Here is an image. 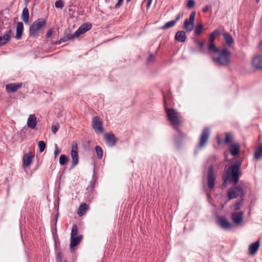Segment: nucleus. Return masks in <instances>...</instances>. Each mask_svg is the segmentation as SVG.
I'll use <instances>...</instances> for the list:
<instances>
[{
  "label": "nucleus",
  "instance_id": "obj_1",
  "mask_svg": "<svg viewBox=\"0 0 262 262\" xmlns=\"http://www.w3.org/2000/svg\"><path fill=\"white\" fill-rule=\"evenodd\" d=\"M164 106L168 120L171 123V126L178 132L181 139L182 140L184 139L186 137V135L180 129V127L181 125L180 114L176 111V110L174 108H169L167 107L164 96Z\"/></svg>",
  "mask_w": 262,
  "mask_h": 262
},
{
  "label": "nucleus",
  "instance_id": "obj_2",
  "mask_svg": "<svg viewBox=\"0 0 262 262\" xmlns=\"http://www.w3.org/2000/svg\"><path fill=\"white\" fill-rule=\"evenodd\" d=\"M242 162L237 161L235 164L229 166L226 170V178L224 180L223 184L225 186L226 181H229L234 185H236L239 181L240 176L242 174L241 170Z\"/></svg>",
  "mask_w": 262,
  "mask_h": 262
},
{
  "label": "nucleus",
  "instance_id": "obj_3",
  "mask_svg": "<svg viewBox=\"0 0 262 262\" xmlns=\"http://www.w3.org/2000/svg\"><path fill=\"white\" fill-rule=\"evenodd\" d=\"M213 61L216 65L227 67L231 62V53L227 48L221 50L212 57Z\"/></svg>",
  "mask_w": 262,
  "mask_h": 262
},
{
  "label": "nucleus",
  "instance_id": "obj_4",
  "mask_svg": "<svg viewBox=\"0 0 262 262\" xmlns=\"http://www.w3.org/2000/svg\"><path fill=\"white\" fill-rule=\"evenodd\" d=\"M245 187V184L241 182L239 185L229 189L227 191L229 200L236 198L238 196L241 198H243L246 194V191L244 190Z\"/></svg>",
  "mask_w": 262,
  "mask_h": 262
},
{
  "label": "nucleus",
  "instance_id": "obj_5",
  "mask_svg": "<svg viewBox=\"0 0 262 262\" xmlns=\"http://www.w3.org/2000/svg\"><path fill=\"white\" fill-rule=\"evenodd\" d=\"M46 25V20L43 18H39L36 20L30 26L29 28V34L30 36H38V32L41 28Z\"/></svg>",
  "mask_w": 262,
  "mask_h": 262
},
{
  "label": "nucleus",
  "instance_id": "obj_6",
  "mask_svg": "<svg viewBox=\"0 0 262 262\" xmlns=\"http://www.w3.org/2000/svg\"><path fill=\"white\" fill-rule=\"evenodd\" d=\"M210 135V130L209 128L208 127H205L201 134L199 142L196 146L195 153L197 150H200L205 147L208 141Z\"/></svg>",
  "mask_w": 262,
  "mask_h": 262
},
{
  "label": "nucleus",
  "instance_id": "obj_7",
  "mask_svg": "<svg viewBox=\"0 0 262 262\" xmlns=\"http://www.w3.org/2000/svg\"><path fill=\"white\" fill-rule=\"evenodd\" d=\"M195 12L193 11L191 13L188 19H186L184 22L183 29L187 32H191L194 27V19Z\"/></svg>",
  "mask_w": 262,
  "mask_h": 262
},
{
  "label": "nucleus",
  "instance_id": "obj_8",
  "mask_svg": "<svg viewBox=\"0 0 262 262\" xmlns=\"http://www.w3.org/2000/svg\"><path fill=\"white\" fill-rule=\"evenodd\" d=\"M215 184V177L214 174V167L212 165H209L207 172V186L208 188L212 189Z\"/></svg>",
  "mask_w": 262,
  "mask_h": 262
},
{
  "label": "nucleus",
  "instance_id": "obj_9",
  "mask_svg": "<svg viewBox=\"0 0 262 262\" xmlns=\"http://www.w3.org/2000/svg\"><path fill=\"white\" fill-rule=\"evenodd\" d=\"M216 223L217 225L225 230L231 229L233 227L232 224L229 222L224 216H216Z\"/></svg>",
  "mask_w": 262,
  "mask_h": 262
},
{
  "label": "nucleus",
  "instance_id": "obj_10",
  "mask_svg": "<svg viewBox=\"0 0 262 262\" xmlns=\"http://www.w3.org/2000/svg\"><path fill=\"white\" fill-rule=\"evenodd\" d=\"M92 27L91 23H86L82 24L75 32L73 34V38H77L80 35L83 34L89 31Z\"/></svg>",
  "mask_w": 262,
  "mask_h": 262
},
{
  "label": "nucleus",
  "instance_id": "obj_11",
  "mask_svg": "<svg viewBox=\"0 0 262 262\" xmlns=\"http://www.w3.org/2000/svg\"><path fill=\"white\" fill-rule=\"evenodd\" d=\"M92 127L93 129L99 133L104 132L102 121L98 116H95L92 120Z\"/></svg>",
  "mask_w": 262,
  "mask_h": 262
},
{
  "label": "nucleus",
  "instance_id": "obj_12",
  "mask_svg": "<svg viewBox=\"0 0 262 262\" xmlns=\"http://www.w3.org/2000/svg\"><path fill=\"white\" fill-rule=\"evenodd\" d=\"M34 156L32 151H29L23 156V164L24 167L29 166L33 161Z\"/></svg>",
  "mask_w": 262,
  "mask_h": 262
},
{
  "label": "nucleus",
  "instance_id": "obj_13",
  "mask_svg": "<svg viewBox=\"0 0 262 262\" xmlns=\"http://www.w3.org/2000/svg\"><path fill=\"white\" fill-rule=\"evenodd\" d=\"M104 139L107 145L114 146L117 143V139L113 133H107L104 135Z\"/></svg>",
  "mask_w": 262,
  "mask_h": 262
},
{
  "label": "nucleus",
  "instance_id": "obj_14",
  "mask_svg": "<svg viewBox=\"0 0 262 262\" xmlns=\"http://www.w3.org/2000/svg\"><path fill=\"white\" fill-rule=\"evenodd\" d=\"M22 85V82L9 83L6 85V90L9 93H14L21 88Z\"/></svg>",
  "mask_w": 262,
  "mask_h": 262
},
{
  "label": "nucleus",
  "instance_id": "obj_15",
  "mask_svg": "<svg viewBox=\"0 0 262 262\" xmlns=\"http://www.w3.org/2000/svg\"><path fill=\"white\" fill-rule=\"evenodd\" d=\"M71 155L72 159V164L71 166V169H72L78 164L79 161L77 148L76 146L72 147Z\"/></svg>",
  "mask_w": 262,
  "mask_h": 262
},
{
  "label": "nucleus",
  "instance_id": "obj_16",
  "mask_svg": "<svg viewBox=\"0 0 262 262\" xmlns=\"http://www.w3.org/2000/svg\"><path fill=\"white\" fill-rule=\"evenodd\" d=\"M229 150L230 154L233 156H236L239 155L240 152V147L238 143H234L231 144L229 148Z\"/></svg>",
  "mask_w": 262,
  "mask_h": 262
},
{
  "label": "nucleus",
  "instance_id": "obj_17",
  "mask_svg": "<svg viewBox=\"0 0 262 262\" xmlns=\"http://www.w3.org/2000/svg\"><path fill=\"white\" fill-rule=\"evenodd\" d=\"M37 118L34 114H30L27 120V126L31 129H34L37 125Z\"/></svg>",
  "mask_w": 262,
  "mask_h": 262
},
{
  "label": "nucleus",
  "instance_id": "obj_18",
  "mask_svg": "<svg viewBox=\"0 0 262 262\" xmlns=\"http://www.w3.org/2000/svg\"><path fill=\"white\" fill-rule=\"evenodd\" d=\"M243 212H233L231 215V219L236 224H239L243 220Z\"/></svg>",
  "mask_w": 262,
  "mask_h": 262
},
{
  "label": "nucleus",
  "instance_id": "obj_19",
  "mask_svg": "<svg viewBox=\"0 0 262 262\" xmlns=\"http://www.w3.org/2000/svg\"><path fill=\"white\" fill-rule=\"evenodd\" d=\"M253 67L256 69H262V56L258 55L254 57L252 61Z\"/></svg>",
  "mask_w": 262,
  "mask_h": 262
},
{
  "label": "nucleus",
  "instance_id": "obj_20",
  "mask_svg": "<svg viewBox=\"0 0 262 262\" xmlns=\"http://www.w3.org/2000/svg\"><path fill=\"white\" fill-rule=\"evenodd\" d=\"M232 139H233V136H232V134L230 133H226L225 140L224 141H223V140L221 139H220V138H217V142L218 144H221L224 142V143H226V144H229L230 145L231 144H233L232 143Z\"/></svg>",
  "mask_w": 262,
  "mask_h": 262
},
{
  "label": "nucleus",
  "instance_id": "obj_21",
  "mask_svg": "<svg viewBox=\"0 0 262 262\" xmlns=\"http://www.w3.org/2000/svg\"><path fill=\"white\" fill-rule=\"evenodd\" d=\"M175 39L179 42H184L187 39L186 35V31H178L174 36Z\"/></svg>",
  "mask_w": 262,
  "mask_h": 262
},
{
  "label": "nucleus",
  "instance_id": "obj_22",
  "mask_svg": "<svg viewBox=\"0 0 262 262\" xmlns=\"http://www.w3.org/2000/svg\"><path fill=\"white\" fill-rule=\"evenodd\" d=\"M11 33L12 30L10 29L3 36H0V46L5 45L10 40Z\"/></svg>",
  "mask_w": 262,
  "mask_h": 262
},
{
  "label": "nucleus",
  "instance_id": "obj_23",
  "mask_svg": "<svg viewBox=\"0 0 262 262\" xmlns=\"http://www.w3.org/2000/svg\"><path fill=\"white\" fill-rule=\"evenodd\" d=\"M82 239V235H79L75 237H71L70 249L71 251L73 250L74 247L76 246L80 243Z\"/></svg>",
  "mask_w": 262,
  "mask_h": 262
},
{
  "label": "nucleus",
  "instance_id": "obj_24",
  "mask_svg": "<svg viewBox=\"0 0 262 262\" xmlns=\"http://www.w3.org/2000/svg\"><path fill=\"white\" fill-rule=\"evenodd\" d=\"M260 243L259 241L250 245L249 247V253L250 255H254L257 252Z\"/></svg>",
  "mask_w": 262,
  "mask_h": 262
},
{
  "label": "nucleus",
  "instance_id": "obj_25",
  "mask_svg": "<svg viewBox=\"0 0 262 262\" xmlns=\"http://www.w3.org/2000/svg\"><path fill=\"white\" fill-rule=\"evenodd\" d=\"M24 30V25L22 22H18L16 26V34L15 38L19 40L21 38L22 34Z\"/></svg>",
  "mask_w": 262,
  "mask_h": 262
},
{
  "label": "nucleus",
  "instance_id": "obj_26",
  "mask_svg": "<svg viewBox=\"0 0 262 262\" xmlns=\"http://www.w3.org/2000/svg\"><path fill=\"white\" fill-rule=\"evenodd\" d=\"M21 18L25 24H28L29 19V12L27 7H25L23 9Z\"/></svg>",
  "mask_w": 262,
  "mask_h": 262
},
{
  "label": "nucleus",
  "instance_id": "obj_27",
  "mask_svg": "<svg viewBox=\"0 0 262 262\" xmlns=\"http://www.w3.org/2000/svg\"><path fill=\"white\" fill-rule=\"evenodd\" d=\"M88 209H89V206L86 203H82L79 207L78 214L80 216H82L84 214V213L86 210H88Z\"/></svg>",
  "mask_w": 262,
  "mask_h": 262
},
{
  "label": "nucleus",
  "instance_id": "obj_28",
  "mask_svg": "<svg viewBox=\"0 0 262 262\" xmlns=\"http://www.w3.org/2000/svg\"><path fill=\"white\" fill-rule=\"evenodd\" d=\"M224 38L225 40L226 43L229 46L233 43V39L232 37L228 33H224L223 34Z\"/></svg>",
  "mask_w": 262,
  "mask_h": 262
},
{
  "label": "nucleus",
  "instance_id": "obj_29",
  "mask_svg": "<svg viewBox=\"0 0 262 262\" xmlns=\"http://www.w3.org/2000/svg\"><path fill=\"white\" fill-rule=\"evenodd\" d=\"M204 30V26L202 24H198L194 28V33L196 35H200Z\"/></svg>",
  "mask_w": 262,
  "mask_h": 262
},
{
  "label": "nucleus",
  "instance_id": "obj_30",
  "mask_svg": "<svg viewBox=\"0 0 262 262\" xmlns=\"http://www.w3.org/2000/svg\"><path fill=\"white\" fill-rule=\"evenodd\" d=\"M208 49L210 52H213L215 53L219 52L221 49L216 47L214 42H209Z\"/></svg>",
  "mask_w": 262,
  "mask_h": 262
},
{
  "label": "nucleus",
  "instance_id": "obj_31",
  "mask_svg": "<svg viewBox=\"0 0 262 262\" xmlns=\"http://www.w3.org/2000/svg\"><path fill=\"white\" fill-rule=\"evenodd\" d=\"M262 157V144H260L258 148L256 150L254 154V158L259 159Z\"/></svg>",
  "mask_w": 262,
  "mask_h": 262
},
{
  "label": "nucleus",
  "instance_id": "obj_32",
  "mask_svg": "<svg viewBox=\"0 0 262 262\" xmlns=\"http://www.w3.org/2000/svg\"><path fill=\"white\" fill-rule=\"evenodd\" d=\"M176 24L174 23V21L171 20L165 24L164 25L161 27V29L162 30H167L169 28L173 27Z\"/></svg>",
  "mask_w": 262,
  "mask_h": 262
},
{
  "label": "nucleus",
  "instance_id": "obj_33",
  "mask_svg": "<svg viewBox=\"0 0 262 262\" xmlns=\"http://www.w3.org/2000/svg\"><path fill=\"white\" fill-rule=\"evenodd\" d=\"M69 161L68 157L65 155H61L59 157V164L61 165H64Z\"/></svg>",
  "mask_w": 262,
  "mask_h": 262
},
{
  "label": "nucleus",
  "instance_id": "obj_34",
  "mask_svg": "<svg viewBox=\"0 0 262 262\" xmlns=\"http://www.w3.org/2000/svg\"><path fill=\"white\" fill-rule=\"evenodd\" d=\"M96 152L97 153V157L99 159H101L103 156V151L100 146L97 145L95 147Z\"/></svg>",
  "mask_w": 262,
  "mask_h": 262
},
{
  "label": "nucleus",
  "instance_id": "obj_35",
  "mask_svg": "<svg viewBox=\"0 0 262 262\" xmlns=\"http://www.w3.org/2000/svg\"><path fill=\"white\" fill-rule=\"evenodd\" d=\"M244 202V199L241 198V200L237 201L234 205V209L235 210H238L240 209V206L242 205Z\"/></svg>",
  "mask_w": 262,
  "mask_h": 262
},
{
  "label": "nucleus",
  "instance_id": "obj_36",
  "mask_svg": "<svg viewBox=\"0 0 262 262\" xmlns=\"http://www.w3.org/2000/svg\"><path fill=\"white\" fill-rule=\"evenodd\" d=\"M73 34L70 35H66L64 36L63 37L61 38L60 40L58 42H57V44H60L61 42H66L70 39H74L75 38H73Z\"/></svg>",
  "mask_w": 262,
  "mask_h": 262
},
{
  "label": "nucleus",
  "instance_id": "obj_37",
  "mask_svg": "<svg viewBox=\"0 0 262 262\" xmlns=\"http://www.w3.org/2000/svg\"><path fill=\"white\" fill-rule=\"evenodd\" d=\"M78 229L76 225L74 224L72 226V231L71 233V237L77 236Z\"/></svg>",
  "mask_w": 262,
  "mask_h": 262
},
{
  "label": "nucleus",
  "instance_id": "obj_38",
  "mask_svg": "<svg viewBox=\"0 0 262 262\" xmlns=\"http://www.w3.org/2000/svg\"><path fill=\"white\" fill-rule=\"evenodd\" d=\"M38 146L39 148V151L42 152L44 151L46 148V145L43 141H40L38 143Z\"/></svg>",
  "mask_w": 262,
  "mask_h": 262
},
{
  "label": "nucleus",
  "instance_id": "obj_39",
  "mask_svg": "<svg viewBox=\"0 0 262 262\" xmlns=\"http://www.w3.org/2000/svg\"><path fill=\"white\" fill-rule=\"evenodd\" d=\"M55 6L57 8L62 9L64 7V3L62 0H58L55 3Z\"/></svg>",
  "mask_w": 262,
  "mask_h": 262
},
{
  "label": "nucleus",
  "instance_id": "obj_40",
  "mask_svg": "<svg viewBox=\"0 0 262 262\" xmlns=\"http://www.w3.org/2000/svg\"><path fill=\"white\" fill-rule=\"evenodd\" d=\"M59 128V124L57 123L55 124H53L51 126L52 132L53 134H55Z\"/></svg>",
  "mask_w": 262,
  "mask_h": 262
},
{
  "label": "nucleus",
  "instance_id": "obj_41",
  "mask_svg": "<svg viewBox=\"0 0 262 262\" xmlns=\"http://www.w3.org/2000/svg\"><path fill=\"white\" fill-rule=\"evenodd\" d=\"M195 5V2L194 0H188L187 1V7L188 8H193Z\"/></svg>",
  "mask_w": 262,
  "mask_h": 262
},
{
  "label": "nucleus",
  "instance_id": "obj_42",
  "mask_svg": "<svg viewBox=\"0 0 262 262\" xmlns=\"http://www.w3.org/2000/svg\"><path fill=\"white\" fill-rule=\"evenodd\" d=\"M94 185H95V182L93 181V180L91 181V182L90 183V185L87 187V189L92 190L94 187Z\"/></svg>",
  "mask_w": 262,
  "mask_h": 262
},
{
  "label": "nucleus",
  "instance_id": "obj_43",
  "mask_svg": "<svg viewBox=\"0 0 262 262\" xmlns=\"http://www.w3.org/2000/svg\"><path fill=\"white\" fill-rule=\"evenodd\" d=\"M62 254H61V253L59 252L57 255L56 261H57V262H62Z\"/></svg>",
  "mask_w": 262,
  "mask_h": 262
},
{
  "label": "nucleus",
  "instance_id": "obj_44",
  "mask_svg": "<svg viewBox=\"0 0 262 262\" xmlns=\"http://www.w3.org/2000/svg\"><path fill=\"white\" fill-rule=\"evenodd\" d=\"M56 145V148L55 149V151H54V157L55 158H56L57 155L60 152V150L58 148L57 144L55 145Z\"/></svg>",
  "mask_w": 262,
  "mask_h": 262
},
{
  "label": "nucleus",
  "instance_id": "obj_45",
  "mask_svg": "<svg viewBox=\"0 0 262 262\" xmlns=\"http://www.w3.org/2000/svg\"><path fill=\"white\" fill-rule=\"evenodd\" d=\"M183 16V13H179L178 15V16H177V17L175 18V19L174 20H172L173 21H174V23L176 24V23L180 19V18H181L182 16Z\"/></svg>",
  "mask_w": 262,
  "mask_h": 262
},
{
  "label": "nucleus",
  "instance_id": "obj_46",
  "mask_svg": "<svg viewBox=\"0 0 262 262\" xmlns=\"http://www.w3.org/2000/svg\"><path fill=\"white\" fill-rule=\"evenodd\" d=\"M123 2V0H118V2L116 3V4L115 6V9L119 8L122 5Z\"/></svg>",
  "mask_w": 262,
  "mask_h": 262
},
{
  "label": "nucleus",
  "instance_id": "obj_47",
  "mask_svg": "<svg viewBox=\"0 0 262 262\" xmlns=\"http://www.w3.org/2000/svg\"><path fill=\"white\" fill-rule=\"evenodd\" d=\"M215 36L211 33L210 34L209 40L210 42H214Z\"/></svg>",
  "mask_w": 262,
  "mask_h": 262
},
{
  "label": "nucleus",
  "instance_id": "obj_48",
  "mask_svg": "<svg viewBox=\"0 0 262 262\" xmlns=\"http://www.w3.org/2000/svg\"><path fill=\"white\" fill-rule=\"evenodd\" d=\"M155 57L152 54H150L147 58V61L148 62H152L155 60Z\"/></svg>",
  "mask_w": 262,
  "mask_h": 262
},
{
  "label": "nucleus",
  "instance_id": "obj_49",
  "mask_svg": "<svg viewBox=\"0 0 262 262\" xmlns=\"http://www.w3.org/2000/svg\"><path fill=\"white\" fill-rule=\"evenodd\" d=\"M212 33L216 37L221 34V31L220 29H216Z\"/></svg>",
  "mask_w": 262,
  "mask_h": 262
},
{
  "label": "nucleus",
  "instance_id": "obj_50",
  "mask_svg": "<svg viewBox=\"0 0 262 262\" xmlns=\"http://www.w3.org/2000/svg\"><path fill=\"white\" fill-rule=\"evenodd\" d=\"M52 34H53L52 29H51L49 30L46 35V38H48L50 37L52 35Z\"/></svg>",
  "mask_w": 262,
  "mask_h": 262
},
{
  "label": "nucleus",
  "instance_id": "obj_51",
  "mask_svg": "<svg viewBox=\"0 0 262 262\" xmlns=\"http://www.w3.org/2000/svg\"><path fill=\"white\" fill-rule=\"evenodd\" d=\"M211 8V6L206 5L205 7L203 8V12H207L209 11V10Z\"/></svg>",
  "mask_w": 262,
  "mask_h": 262
},
{
  "label": "nucleus",
  "instance_id": "obj_52",
  "mask_svg": "<svg viewBox=\"0 0 262 262\" xmlns=\"http://www.w3.org/2000/svg\"><path fill=\"white\" fill-rule=\"evenodd\" d=\"M204 45L205 43L204 41H199V46H200L201 49L203 48Z\"/></svg>",
  "mask_w": 262,
  "mask_h": 262
},
{
  "label": "nucleus",
  "instance_id": "obj_53",
  "mask_svg": "<svg viewBox=\"0 0 262 262\" xmlns=\"http://www.w3.org/2000/svg\"><path fill=\"white\" fill-rule=\"evenodd\" d=\"M152 0H146L147 2V7H149L151 5Z\"/></svg>",
  "mask_w": 262,
  "mask_h": 262
},
{
  "label": "nucleus",
  "instance_id": "obj_54",
  "mask_svg": "<svg viewBox=\"0 0 262 262\" xmlns=\"http://www.w3.org/2000/svg\"><path fill=\"white\" fill-rule=\"evenodd\" d=\"M25 129V128H23L19 132V134H20L21 132H23Z\"/></svg>",
  "mask_w": 262,
  "mask_h": 262
},
{
  "label": "nucleus",
  "instance_id": "obj_55",
  "mask_svg": "<svg viewBox=\"0 0 262 262\" xmlns=\"http://www.w3.org/2000/svg\"><path fill=\"white\" fill-rule=\"evenodd\" d=\"M199 40H195V43L198 45H199Z\"/></svg>",
  "mask_w": 262,
  "mask_h": 262
},
{
  "label": "nucleus",
  "instance_id": "obj_56",
  "mask_svg": "<svg viewBox=\"0 0 262 262\" xmlns=\"http://www.w3.org/2000/svg\"><path fill=\"white\" fill-rule=\"evenodd\" d=\"M257 3H258L260 0H255Z\"/></svg>",
  "mask_w": 262,
  "mask_h": 262
},
{
  "label": "nucleus",
  "instance_id": "obj_57",
  "mask_svg": "<svg viewBox=\"0 0 262 262\" xmlns=\"http://www.w3.org/2000/svg\"><path fill=\"white\" fill-rule=\"evenodd\" d=\"M131 0H126L127 2H129V1H130Z\"/></svg>",
  "mask_w": 262,
  "mask_h": 262
},
{
  "label": "nucleus",
  "instance_id": "obj_58",
  "mask_svg": "<svg viewBox=\"0 0 262 262\" xmlns=\"http://www.w3.org/2000/svg\"><path fill=\"white\" fill-rule=\"evenodd\" d=\"M25 1H26V2H28V1H29V0H25Z\"/></svg>",
  "mask_w": 262,
  "mask_h": 262
},
{
  "label": "nucleus",
  "instance_id": "obj_59",
  "mask_svg": "<svg viewBox=\"0 0 262 262\" xmlns=\"http://www.w3.org/2000/svg\"><path fill=\"white\" fill-rule=\"evenodd\" d=\"M64 262H67L66 260H65Z\"/></svg>",
  "mask_w": 262,
  "mask_h": 262
}]
</instances>
